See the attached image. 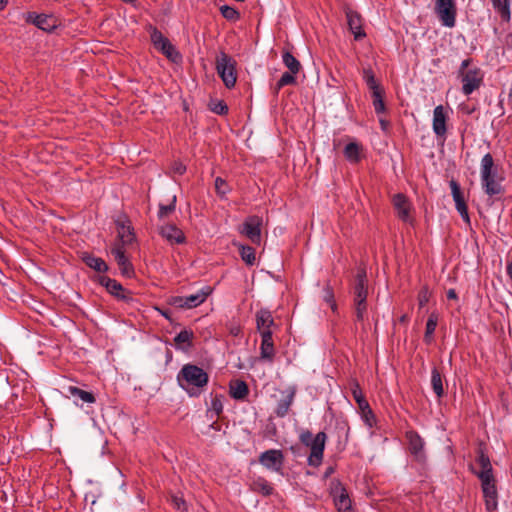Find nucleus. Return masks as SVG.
Returning <instances> with one entry per match:
<instances>
[{
    "label": "nucleus",
    "mask_w": 512,
    "mask_h": 512,
    "mask_svg": "<svg viewBox=\"0 0 512 512\" xmlns=\"http://www.w3.org/2000/svg\"><path fill=\"white\" fill-rule=\"evenodd\" d=\"M501 180L493 156L490 153L485 154L481 160V184L484 192L490 197L502 195L505 190Z\"/></svg>",
    "instance_id": "nucleus-1"
},
{
    "label": "nucleus",
    "mask_w": 512,
    "mask_h": 512,
    "mask_svg": "<svg viewBox=\"0 0 512 512\" xmlns=\"http://www.w3.org/2000/svg\"><path fill=\"white\" fill-rule=\"evenodd\" d=\"M178 381L190 396H198L199 388L207 385L209 376L201 367L186 364L179 372Z\"/></svg>",
    "instance_id": "nucleus-2"
},
{
    "label": "nucleus",
    "mask_w": 512,
    "mask_h": 512,
    "mask_svg": "<svg viewBox=\"0 0 512 512\" xmlns=\"http://www.w3.org/2000/svg\"><path fill=\"white\" fill-rule=\"evenodd\" d=\"M473 59L466 58L461 62L458 70V78L462 83V92L468 96L483 84L484 73L477 66H472Z\"/></svg>",
    "instance_id": "nucleus-3"
},
{
    "label": "nucleus",
    "mask_w": 512,
    "mask_h": 512,
    "mask_svg": "<svg viewBox=\"0 0 512 512\" xmlns=\"http://www.w3.org/2000/svg\"><path fill=\"white\" fill-rule=\"evenodd\" d=\"M300 442L310 448L308 465L319 467L323 461L327 435L325 432H318L315 436L309 431H303L299 436Z\"/></svg>",
    "instance_id": "nucleus-4"
},
{
    "label": "nucleus",
    "mask_w": 512,
    "mask_h": 512,
    "mask_svg": "<svg viewBox=\"0 0 512 512\" xmlns=\"http://www.w3.org/2000/svg\"><path fill=\"white\" fill-rule=\"evenodd\" d=\"M146 31L150 35V40L154 48L160 51L168 60L173 63H179L182 55L170 42V40L163 35V33L152 24L146 26Z\"/></svg>",
    "instance_id": "nucleus-5"
},
{
    "label": "nucleus",
    "mask_w": 512,
    "mask_h": 512,
    "mask_svg": "<svg viewBox=\"0 0 512 512\" xmlns=\"http://www.w3.org/2000/svg\"><path fill=\"white\" fill-rule=\"evenodd\" d=\"M97 281L118 301H122L132 308H136L139 304V300L134 297V293L131 290L124 288L117 280L108 276H98Z\"/></svg>",
    "instance_id": "nucleus-6"
},
{
    "label": "nucleus",
    "mask_w": 512,
    "mask_h": 512,
    "mask_svg": "<svg viewBox=\"0 0 512 512\" xmlns=\"http://www.w3.org/2000/svg\"><path fill=\"white\" fill-rule=\"evenodd\" d=\"M237 62L229 54L221 51L216 58V71L224 85L231 89L237 81Z\"/></svg>",
    "instance_id": "nucleus-7"
},
{
    "label": "nucleus",
    "mask_w": 512,
    "mask_h": 512,
    "mask_svg": "<svg viewBox=\"0 0 512 512\" xmlns=\"http://www.w3.org/2000/svg\"><path fill=\"white\" fill-rule=\"evenodd\" d=\"M113 219L118 233V241L115 244H122L125 247L136 241L134 228L125 212H119Z\"/></svg>",
    "instance_id": "nucleus-8"
},
{
    "label": "nucleus",
    "mask_w": 512,
    "mask_h": 512,
    "mask_svg": "<svg viewBox=\"0 0 512 512\" xmlns=\"http://www.w3.org/2000/svg\"><path fill=\"white\" fill-rule=\"evenodd\" d=\"M434 11L443 26L449 28L455 26L457 15L455 0H435Z\"/></svg>",
    "instance_id": "nucleus-9"
},
{
    "label": "nucleus",
    "mask_w": 512,
    "mask_h": 512,
    "mask_svg": "<svg viewBox=\"0 0 512 512\" xmlns=\"http://www.w3.org/2000/svg\"><path fill=\"white\" fill-rule=\"evenodd\" d=\"M331 495L338 512H353L352 500L340 480L335 479L331 483Z\"/></svg>",
    "instance_id": "nucleus-10"
},
{
    "label": "nucleus",
    "mask_w": 512,
    "mask_h": 512,
    "mask_svg": "<svg viewBox=\"0 0 512 512\" xmlns=\"http://www.w3.org/2000/svg\"><path fill=\"white\" fill-rule=\"evenodd\" d=\"M258 462L268 470L283 474L285 456L282 450H266L259 455Z\"/></svg>",
    "instance_id": "nucleus-11"
},
{
    "label": "nucleus",
    "mask_w": 512,
    "mask_h": 512,
    "mask_svg": "<svg viewBox=\"0 0 512 512\" xmlns=\"http://www.w3.org/2000/svg\"><path fill=\"white\" fill-rule=\"evenodd\" d=\"M476 463L479 465L480 469L475 470L471 466V472L476 475L479 479L493 477V468L490 462V458L487 454V447L484 442H480L476 449Z\"/></svg>",
    "instance_id": "nucleus-12"
},
{
    "label": "nucleus",
    "mask_w": 512,
    "mask_h": 512,
    "mask_svg": "<svg viewBox=\"0 0 512 512\" xmlns=\"http://www.w3.org/2000/svg\"><path fill=\"white\" fill-rule=\"evenodd\" d=\"M262 225V217L258 215L248 216L244 220L239 232L246 236L253 244L260 245Z\"/></svg>",
    "instance_id": "nucleus-13"
},
{
    "label": "nucleus",
    "mask_w": 512,
    "mask_h": 512,
    "mask_svg": "<svg viewBox=\"0 0 512 512\" xmlns=\"http://www.w3.org/2000/svg\"><path fill=\"white\" fill-rule=\"evenodd\" d=\"M408 442V451L414 460L419 463L426 462V454L424 450L425 442L419 433L415 430H409L405 433Z\"/></svg>",
    "instance_id": "nucleus-14"
},
{
    "label": "nucleus",
    "mask_w": 512,
    "mask_h": 512,
    "mask_svg": "<svg viewBox=\"0 0 512 512\" xmlns=\"http://www.w3.org/2000/svg\"><path fill=\"white\" fill-rule=\"evenodd\" d=\"M479 480L481 482V488L485 500L486 510L489 512L495 511L498 505V492L495 477L493 476Z\"/></svg>",
    "instance_id": "nucleus-15"
},
{
    "label": "nucleus",
    "mask_w": 512,
    "mask_h": 512,
    "mask_svg": "<svg viewBox=\"0 0 512 512\" xmlns=\"http://www.w3.org/2000/svg\"><path fill=\"white\" fill-rule=\"evenodd\" d=\"M111 254L119 267L121 275L126 278H132L135 275L133 264L125 254V247L122 244H114L111 248Z\"/></svg>",
    "instance_id": "nucleus-16"
},
{
    "label": "nucleus",
    "mask_w": 512,
    "mask_h": 512,
    "mask_svg": "<svg viewBox=\"0 0 512 512\" xmlns=\"http://www.w3.org/2000/svg\"><path fill=\"white\" fill-rule=\"evenodd\" d=\"M347 18L348 28L353 33L355 40H361L366 37V33L363 29V18L361 14L350 8L345 9Z\"/></svg>",
    "instance_id": "nucleus-17"
},
{
    "label": "nucleus",
    "mask_w": 512,
    "mask_h": 512,
    "mask_svg": "<svg viewBox=\"0 0 512 512\" xmlns=\"http://www.w3.org/2000/svg\"><path fill=\"white\" fill-rule=\"evenodd\" d=\"M158 230L159 234L171 245L186 243L184 232L173 223L161 225Z\"/></svg>",
    "instance_id": "nucleus-18"
},
{
    "label": "nucleus",
    "mask_w": 512,
    "mask_h": 512,
    "mask_svg": "<svg viewBox=\"0 0 512 512\" xmlns=\"http://www.w3.org/2000/svg\"><path fill=\"white\" fill-rule=\"evenodd\" d=\"M353 300H367L368 297V279L366 269L358 268L355 281L352 287Z\"/></svg>",
    "instance_id": "nucleus-19"
},
{
    "label": "nucleus",
    "mask_w": 512,
    "mask_h": 512,
    "mask_svg": "<svg viewBox=\"0 0 512 512\" xmlns=\"http://www.w3.org/2000/svg\"><path fill=\"white\" fill-rule=\"evenodd\" d=\"M392 204L400 220L407 222L410 219L411 203L403 193H397L392 197Z\"/></svg>",
    "instance_id": "nucleus-20"
},
{
    "label": "nucleus",
    "mask_w": 512,
    "mask_h": 512,
    "mask_svg": "<svg viewBox=\"0 0 512 512\" xmlns=\"http://www.w3.org/2000/svg\"><path fill=\"white\" fill-rule=\"evenodd\" d=\"M26 21L46 32H51L56 28V20L52 15L30 12L28 13Z\"/></svg>",
    "instance_id": "nucleus-21"
},
{
    "label": "nucleus",
    "mask_w": 512,
    "mask_h": 512,
    "mask_svg": "<svg viewBox=\"0 0 512 512\" xmlns=\"http://www.w3.org/2000/svg\"><path fill=\"white\" fill-rule=\"evenodd\" d=\"M447 115L442 105L435 107L433 112V131L438 137H445L447 133Z\"/></svg>",
    "instance_id": "nucleus-22"
},
{
    "label": "nucleus",
    "mask_w": 512,
    "mask_h": 512,
    "mask_svg": "<svg viewBox=\"0 0 512 512\" xmlns=\"http://www.w3.org/2000/svg\"><path fill=\"white\" fill-rule=\"evenodd\" d=\"M272 330H265L261 333L260 355L262 359L272 362L275 356L274 342Z\"/></svg>",
    "instance_id": "nucleus-23"
},
{
    "label": "nucleus",
    "mask_w": 512,
    "mask_h": 512,
    "mask_svg": "<svg viewBox=\"0 0 512 512\" xmlns=\"http://www.w3.org/2000/svg\"><path fill=\"white\" fill-rule=\"evenodd\" d=\"M81 260L85 263V265L96 272L104 273L109 270L107 263L102 258L94 256L92 253L83 252L81 255Z\"/></svg>",
    "instance_id": "nucleus-24"
},
{
    "label": "nucleus",
    "mask_w": 512,
    "mask_h": 512,
    "mask_svg": "<svg viewBox=\"0 0 512 512\" xmlns=\"http://www.w3.org/2000/svg\"><path fill=\"white\" fill-rule=\"evenodd\" d=\"M229 394L235 400H244L249 394V386L244 380H231Z\"/></svg>",
    "instance_id": "nucleus-25"
},
{
    "label": "nucleus",
    "mask_w": 512,
    "mask_h": 512,
    "mask_svg": "<svg viewBox=\"0 0 512 512\" xmlns=\"http://www.w3.org/2000/svg\"><path fill=\"white\" fill-rule=\"evenodd\" d=\"M212 293L210 286H205L198 293L185 297L186 309H191L201 305L207 297Z\"/></svg>",
    "instance_id": "nucleus-26"
},
{
    "label": "nucleus",
    "mask_w": 512,
    "mask_h": 512,
    "mask_svg": "<svg viewBox=\"0 0 512 512\" xmlns=\"http://www.w3.org/2000/svg\"><path fill=\"white\" fill-rule=\"evenodd\" d=\"M256 324L260 334L265 330H271V327L275 325L271 312L267 309H260L256 313Z\"/></svg>",
    "instance_id": "nucleus-27"
},
{
    "label": "nucleus",
    "mask_w": 512,
    "mask_h": 512,
    "mask_svg": "<svg viewBox=\"0 0 512 512\" xmlns=\"http://www.w3.org/2000/svg\"><path fill=\"white\" fill-rule=\"evenodd\" d=\"M194 338V333L192 330L184 329L180 331L174 338V343L177 348L186 350L187 348L192 347V340Z\"/></svg>",
    "instance_id": "nucleus-28"
},
{
    "label": "nucleus",
    "mask_w": 512,
    "mask_h": 512,
    "mask_svg": "<svg viewBox=\"0 0 512 512\" xmlns=\"http://www.w3.org/2000/svg\"><path fill=\"white\" fill-rule=\"evenodd\" d=\"M438 324V314L436 312H432L426 322V329L424 333L423 340L427 345H430L434 340V332Z\"/></svg>",
    "instance_id": "nucleus-29"
},
{
    "label": "nucleus",
    "mask_w": 512,
    "mask_h": 512,
    "mask_svg": "<svg viewBox=\"0 0 512 512\" xmlns=\"http://www.w3.org/2000/svg\"><path fill=\"white\" fill-rule=\"evenodd\" d=\"M358 408L361 412V417L364 421V423L369 427L373 428L377 424L376 416L371 409L369 402L366 400L364 403H361V405H358Z\"/></svg>",
    "instance_id": "nucleus-30"
},
{
    "label": "nucleus",
    "mask_w": 512,
    "mask_h": 512,
    "mask_svg": "<svg viewBox=\"0 0 512 512\" xmlns=\"http://www.w3.org/2000/svg\"><path fill=\"white\" fill-rule=\"evenodd\" d=\"M431 385L436 396L438 398H442L445 394L442 382V374L436 367H434L431 371Z\"/></svg>",
    "instance_id": "nucleus-31"
},
{
    "label": "nucleus",
    "mask_w": 512,
    "mask_h": 512,
    "mask_svg": "<svg viewBox=\"0 0 512 512\" xmlns=\"http://www.w3.org/2000/svg\"><path fill=\"white\" fill-rule=\"evenodd\" d=\"M355 323H363L368 312L367 300H353Z\"/></svg>",
    "instance_id": "nucleus-32"
},
{
    "label": "nucleus",
    "mask_w": 512,
    "mask_h": 512,
    "mask_svg": "<svg viewBox=\"0 0 512 512\" xmlns=\"http://www.w3.org/2000/svg\"><path fill=\"white\" fill-rule=\"evenodd\" d=\"M282 61L292 74H297L301 70V64L288 50H283Z\"/></svg>",
    "instance_id": "nucleus-33"
},
{
    "label": "nucleus",
    "mask_w": 512,
    "mask_h": 512,
    "mask_svg": "<svg viewBox=\"0 0 512 512\" xmlns=\"http://www.w3.org/2000/svg\"><path fill=\"white\" fill-rule=\"evenodd\" d=\"M360 150L361 147L359 144L355 142L348 143L344 148V156L348 161L358 163L361 159Z\"/></svg>",
    "instance_id": "nucleus-34"
},
{
    "label": "nucleus",
    "mask_w": 512,
    "mask_h": 512,
    "mask_svg": "<svg viewBox=\"0 0 512 512\" xmlns=\"http://www.w3.org/2000/svg\"><path fill=\"white\" fill-rule=\"evenodd\" d=\"M238 249L241 259L249 266L254 265L256 260L255 249L251 246L243 244H239Z\"/></svg>",
    "instance_id": "nucleus-35"
},
{
    "label": "nucleus",
    "mask_w": 512,
    "mask_h": 512,
    "mask_svg": "<svg viewBox=\"0 0 512 512\" xmlns=\"http://www.w3.org/2000/svg\"><path fill=\"white\" fill-rule=\"evenodd\" d=\"M251 489L261 493L263 496H270L273 493V487L264 478H258L251 484Z\"/></svg>",
    "instance_id": "nucleus-36"
},
{
    "label": "nucleus",
    "mask_w": 512,
    "mask_h": 512,
    "mask_svg": "<svg viewBox=\"0 0 512 512\" xmlns=\"http://www.w3.org/2000/svg\"><path fill=\"white\" fill-rule=\"evenodd\" d=\"M493 8L500 14L502 20L508 21L510 19V4L509 0H490Z\"/></svg>",
    "instance_id": "nucleus-37"
},
{
    "label": "nucleus",
    "mask_w": 512,
    "mask_h": 512,
    "mask_svg": "<svg viewBox=\"0 0 512 512\" xmlns=\"http://www.w3.org/2000/svg\"><path fill=\"white\" fill-rule=\"evenodd\" d=\"M293 398L294 392H291L278 402L277 407L275 409V414L278 417H284L288 413L290 406L293 402Z\"/></svg>",
    "instance_id": "nucleus-38"
},
{
    "label": "nucleus",
    "mask_w": 512,
    "mask_h": 512,
    "mask_svg": "<svg viewBox=\"0 0 512 512\" xmlns=\"http://www.w3.org/2000/svg\"><path fill=\"white\" fill-rule=\"evenodd\" d=\"M68 392L74 396L80 398L83 402L94 403L96 401L95 396L92 392L82 390L75 386H69Z\"/></svg>",
    "instance_id": "nucleus-39"
},
{
    "label": "nucleus",
    "mask_w": 512,
    "mask_h": 512,
    "mask_svg": "<svg viewBox=\"0 0 512 512\" xmlns=\"http://www.w3.org/2000/svg\"><path fill=\"white\" fill-rule=\"evenodd\" d=\"M449 185L451 188V193H452L453 200L455 202V206L458 207V206L466 203V199L464 197V194L461 190L459 183L456 180L452 179L449 182Z\"/></svg>",
    "instance_id": "nucleus-40"
},
{
    "label": "nucleus",
    "mask_w": 512,
    "mask_h": 512,
    "mask_svg": "<svg viewBox=\"0 0 512 512\" xmlns=\"http://www.w3.org/2000/svg\"><path fill=\"white\" fill-rule=\"evenodd\" d=\"M296 74H292L289 72H284L280 79L277 81L275 85V94H278V92L287 85H295L296 84Z\"/></svg>",
    "instance_id": "nucleus-41"
},
{
    "label": "nucleus",
    "mask_w": 512,
    "mask_h": 512,
    "mask_svg": "<svg viewBox=\"0 0 512 512\" xmlns=\"http://www.w3.org/2000/svg\"><path fill=\"white\" fill-rule=\"evenodd\" d=\"M323 300L329 304L331 310L336 313L337 310H338V306H337V303L335 301V296H334V290L332 288V286L327 283L324 287V295H323Z\"/></svg>",
    "instance_id": "nucleus-42"
},
{
    "label": "nucleus",
    "mask_w": 512,
    "mask_h": 512,
    "mask_svg": "<svg viewBox=\"0 0 512 512\" xmlns=\"http://www.w3.org/2000/svg\"><path fill=\"white\" fill-rule=\"evenodd\" d=\"M221 15L229 21H237L240 19V13L234 7L223 5L220 7Z\"/></svg>",
    "instance_id": "nucleus-43"
},
{
    "label": "nucleus",
    "mask_w": 512,
    "mask_h": 512,
    "mask_svg": "<svg viewBox=\"0 0 512 512\" xmlns=\"http://www.w3.org/2000/svg\"><path fill=\"white\" fill-rule=\"evenodd\" d=\"M209 109L218 115H226L229 110L224 100H211Z\"/></svg>",
    "instance_id": "nucleus-44"
},
{
    "label": "nucleus",
    "mask_w": 512,
    "mask_h": 512,
    "mask_svg": "<svg viewBox=\"0 0 512 512\" xmlns=\"http://www.w3.org/2000/svg\"><path fill=\"white\" fill-rule=\"evenodd\" d=\"M176 201H177V197H176V195H174L172 197L170 204H168V205L159 204L158 217L160 219H162L164 217H167L171 213H173L176 209Z\"/></svg>",
    "instance_id": "nucleus-45"
},
{
    "label": "nucleus",
    "mask_w": 512,
    "mask_h": 512,
    "mask_svg": "<svg viewBox=\"0 0 512 512\" xmlns=\"http://www.w3.org/2000/svg\"><path fill=\"white\" fill-rule=\"evenodd\" d=\"M228 183L221 177L215 179V191L220 198H225L226 194L230 192Z\"/></svg>",
    "instance_id": "nucleus-46"
},
{
    "label": "nucleus",
    "mask_w": 512,
    "mask_h": 512,
    "mask_svg": "<svg viewBox=\"0 0 512 512\" xmlns=\"http://www.w3.org/2000/svg\"><path fill=\"white\" fill-rule=\"evenodd\" d=\"M351 392L357 405H361V403H364V401H366L360 384L356 380L351 383Z\"/></svg>",
    "instance_id": "nucleus-47"
},
{
    "label": "nucleus",
    "mask_w": 512,
    "mask_h": 512,
    "mask_svg": "<svg viewBox=\"0 0 512 512\" xmlns=\"http://www.w3.org/2000/svg\"><path fill=\"white\" fill-rule=\"evenodd\" d=\"M431 292L427 285H424L421 287V289L418 292V305L420 308L424 307L430 300Z\"/></svg>",
    "instance_id": "nucleus-48"
},
{
    "label": "nucleus",
    "mask_w": 512,
    "mask_h": 512,
    "mask_svg": "<svg viewBox=\"0 0 512 512\" xmlns=\"http://www.w3.org/2000/svg\"><path fill=\"white\" fill-rule=\"evenodd\" d=\"M384 96H385V94H381V95L375 94V96L372 97L373 107H374V110L377 115L382 114L386 111Z\"/></svg>",
    "instance_id": "nucleus-49"
},
{
    "label": "nucleus",
    "mask_w": 512,
    "mask_h": 512,
    "mask_svg": "<svg viewBox=\"0 0 512 512\" xmlns=\"http://www.w3.org/2000/svg\"><path fill=\"white\" fill-rule=\"evenodd\" d=\"M363 79L368 87L378 83L374 71L370 67L363 69Z\"/></svg>",
    "instance_id": "nucleus-50"
},
{
    "label": "nucleus",
    "mask_w": 512,
    "mask_h": 512,
    "mask_svg": "<svg viewBox=\"0 0 512 512\" xmlns=\"http://www.w3.org/2000/svg\"><path fill=\"white\" fill-rule=\"evenodd\" d=\"M171 503L174 506V508H176L177 510H181V512H186L187 506H186V502L182 496L172 495Z\"/></svg>",
    "instance_id": "nucleus-51"
},
{
    "label": "nucleus",
    "mask_w": 512,
    "mask_h": 512,
    "mask_svg": "<svg viewBox=\"0 0 512 512\" xmlns=\"http://www.w3.org/2000/svg\"><path fill=\"white\" fill-rule=\"evenodd\" d=\"M211 410L215 412L216 416H219L223 411V404L221 397L215 395L211 400Z\"/></svg>",
    "instance_id": "nucleus-52"
},
{
    "label": "nucleus",
    "mask_w": 512,
    "mask_h": 512,
    "mask_svg": "<svg viewBox=\"0 0 512 512\" xmlns=\"http://www.w3.org/2000/svg\"><path fill=\"white\" fill-rule=\"evenodd\" d=\"M168 304L176 308L186 309L185 297L183 296H171L168 299Z\"/></svg>",
    "instance_id": "nucleus-53"
},
{
    "label": "nucleus",
    "mask_w": 512,
    "mask_h": 512,
    "mask_svg": "<svg viewBox=\"0 0 512 512\" xmlns=\"http://www.w3.org/2000/svg\"><path fill=\"white\" fill-rule=\"evenodd\" d=\"M456 210L459 212L460 216L462 217L463 221L470 225V216H469V213H468V206H467V203H464L458 207H456Z\"/></svg>",
    "instance_id": "nucleus-54"
},
{
    "label": "nucleus",
    "mask_w": 512,
    "mask_h": 512,
    "mask_svg": "<svg viewBox=\"0 0 512 512\" xmlns=\"http://www.w3.org/2000/svg\"><path fill=\"white\" fill-rule=\"evenodd\" d=\"M368 88L371 91L372 97H374L375 94H377V95L385 94L384 88L379 83H377L376 85H372Z\"/></svg>",
    "instance_id": "nucleus-55"
},
{
    "label": "nucleus",
    "mask_w": 512,
    "mask_h": 512,
    "mask_svg": "<svg viewBox=\"0 0 512 512\" xmlns=\"http://www.w3.org/2000/svg\"><path fill=\"white\" fill-rule=\"evenodd\" d=\"M173 170L175 173L182 175L186 172V166L183 165L182 163H175Z\"/></svg>",
    "instance_id": "nucleus-56"
},
{
    "label": "nucleus",
    "mask_w": 512,
    "mask_h": 512,
    "mask_svg": "<svg viewBox=\"0 0 512 512\" xmlns=\"http://www.w3.org/2000/svg\"><path fill=\"white\" fill-rule=\"evenodd\" d=\"M335 473V466H329L326 468L324 474H323V478L324 479H327L329 478L332 474Z\"/></svg>",
    "instance_id": "nucleus-57"
},
{
    "label": "nucleus",
    "mask_w": 512,
    "mask_h": 512,
    "mask_svg": "<svg viewBox=\"0 0 512 512\" xmlns=\"http://www.w3.org/2000/svg\"><path fill=\"white\" fill-rule=\"evenodd\" d=\"M447 298L449 300H456V299H458L456 291L454 289H449L447 291Z\"/></svg>",
    "instance_id": "nucleus-58"
},
{
    "label": "nucleus",
    "mask_w": 512,
    "mask_h": 512,
    "mask_svg": "<svg viewBox=\"0 0 512 512\" xmlns=\"http://www.w3.org/2000/svg\"><path fill=\"white\" fill-rule=\"evenodd\" d=\"M379 123H380L381 129L383 131H387L388 127L390 126V122L388 120H385V119H380Z\"/></svg>",
    "instance_id": "nucleus-59"
},
{
    "label": "nucleus",
    "mask_w": 512,
    "mask_h": 512,
    "mask_svg": "<svg viewBox=\"0 0 512 512\" xmlns=\"http://www.w3.org/2000/svg\"><path fill=\"white\" fill-rule=\"evenodd\" d=\"M158 311L161 313V315H163L166 319H168L170 322H172V319H171V311L168 310V309H165V310H161V309H158Z\"/></svg>",
    "instance_id": "nucleus-60"
},
{
    "label": "nucleus",
    "mask_w": 512,
    "mask_h": 512,
    "mask_svg": "<svg viewBox=\"0 0 512 512\" xmlns=\"http://www.w3.org/2000/svg\"><path fill=\"white\" fill-rule=\"evenodd\" d=\"M507 275L512 280V262L507 265Z\"/></svg>",
    "instance_id": "nucleus-61"
},
{
    "label": "nucleus",
    "mask_w": 512,
    "mask_h": 512,
    "mask_svg": "<svg viewBox=\"0 0 512 512\" xmlns=\"http://www.w3.org/2000/svg\"><path fill=\"white\" fill-rule=\"evenodd\" d=\"M8 0H0V12L6 7Z\"/></svg>",
    "instance_id": "nucleus-62"
},
{
    "label": "nucleus",
    "mask_w": 512,
    "mask_h": 512,
    "mask_svg": "<svg viewBox=\"0 0 512 512\" xmlns=\"http://www.w3.org/2000/svg\"><path fill=\"white\" fill-rule=\"evenodd\" d=\"M290 450L294 453V454H297L298 451L300 450V447L299 446H291L290 447Z\"/></svg>",
    "instance_id": "nucleus-63"
},
{
    "label": "nucleus",
    "mask_w": 512,
    "mask_h": 512,
    "mask_svg": "<svg viewBox=\"0 0 512 512\" xmlns=\"http://www.w3.org/2000/svg\"><path fill=\"white\" fill-rule=\"evenodd\" d=\"M406 319H407V316H406V315H403V316H401L400 321H401V322H405V321H406Z\"/></svg>",
    "instance_id": "nucleus-64"
}]
</instances>
